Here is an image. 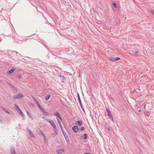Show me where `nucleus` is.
<instances>
[{"label": "nucleus", "instance_id": "f257e3e1", "mask_svg": "<svg viewBox=\"0 0 154 154\" xmlns=\"http://www.w3.org/2000/svg\"><path fill=\"white\" fill-rule=\"evenodd\" d=\"M23 97V95L22 93H20L18 95H15L12 96L13 98L14 99L22 98Z\"/></svg>", "mask_w": 154, "mask_h": 154}, {"label": "nucleus", "instance_id": "f03ea898", "mask_svg": "<svg viewBox=\"0 0 154 154\" xmlns=\"http://www.w3.org/2000/svg\"><path fill=\"white\" fill-rule=\"evenodd\" d=\"M47 122L49 123L52 126L53 128L56 127V126L52 120H47Z\"/></svg>", "mask_w": 154, "mask_h": 154}, {"label": "nucleus", "instance_id": "7ed1b4c3", "mask_svg": "<svg viewBox=\"0 0 154 154\" xmlns=\"http://www.w3.org/2000/svg\"><path fill=\"white\" fill-rule=\"evenodd\" d=\"M53 114L54 115L56 116L57 119V118H58L59 119L61 120H62L61 118L60 114L58 112L56 111Z\"/></svg>", "mask_w": 154, "mask_h": 154}, {"label": "nucleus", "instance_id": "20e7f679", "mask_svg": "<svg viewBox=\"0 0 154 154\" xmlns=\"http://www.w3.org/2000/svg\"><path fill=\"white\" fill-rule=\"evenodd\" d=\"M72 130L75 132L77 133L79 131V129L76 125L74 126L72 128Z\"/></svg>", "mask_w": 154, "mask_h": 154}, {"label": "nucleus", "instance_id": "39448f33", "mask_svg": "<svg viewBox=\"0 0 154 154\" xmlns=\"http://www.w3.org/2000/svg\"><path fill=\"white\" fill-rule=\"evenodd\" d=\"M26 130L28 132L30 137H34V135L32 133L31 131L29 128H27Z\"/></svg>", "mask_w": 154, "mask_h": 154}, {"label": "nucleus", "instance_id": "423d86ee", "mask_svg": "<svg viewBox=\"0 0 154 154\" xmlns=\"http://www.w3.org/2000/svg\"><path fill=\"white\" fill-rule=\"evenodd\" d=\"M15 68L14 67L12 68L11 69L9 70L8 72L7 73L8 75H9L11 74L15 70Z\"/></svg>", "mask_w": 154, "mask_h": 154}, {"label": "nucleus", "instance_id": "0eeeda50", "mask_svg": "<svg viewBox=\"0 0 154 154\" xmlns=\"http://www.w3.org/2000/svg\"><path fill=\"white\" fill-rule=\"evenodd\" d=\"M65 150L63 149H61L60 150H57L56 151V152L57 154H60V153H63V152L65 151Z\"/></svg>", "mask_w": 154, "mask_h": 154}, {"label": "nucleus", "instance_id": "6e6552de", "mask_svg": "<svg viewBox=\"0 0 154 154\" xmlns=\"http://www.w3.org/2000/svg\"><path fill=\"white\" fill-rule=\"evenodd\" d=\"M106 111L107 112V115L109 117L112 115L111 111L108 108L106 107Z\"/></svg>", "mask_w": 154, "mask_h": 154}, {"label": "nucleus", "instance_id": "1a4fd4ad", "mask_svg": "<svg viewBox=\"0 0 154 154\" xmlns=\"http://www.w3.org/2000/svg\"><path fill=\"white\" fill-rule=\"evenodd\" d=\"M58 76L60 77V79L61 80V82H64L65 81L66 79L62 75H58Z\"/></svg>", "mask_w": 154, "mask_h": 154}, {"label": "nucleus", "instance_id": "9d476101", "mask_svg": "<svg viewBox=\"0 0 154 154\" xmlns=\"http://www.w3.org/2000/svg\"><path fill=\"white\" fill-rule=\"evenodd\" d=\"M41 111L42 112V113L44 115L47 116H48L49 115L48 113L46 111L44 110L43 109H42Z\"/></svg>", "mask_w": 154, "mask_h": 154}, {"label": "nucleus", "instance_id": "9b49d317", "mask_svg": "<svg viewBox=\"0 0 154 154\" xmlns=\"http://www.w3.org/2000/svg\"><path fill=\"white\" fill-rule=\"evenodd\" d=\"M20 114L22 118H23V119H25V118L24 117V115L23 113L22 112V111L20 110L19 112H18Z\"/></svg>", "mask_w": 154, "mask_h": 154}, {"label": "nucleus", "instance_id": "f8f14e48", "mask_svg": "<svg viewBox=\"0 0 154 154\" xmlns=\"http://www.w3.org/2000/svg\"><path fill=\"white\" fill-rule=\"evenodd\" d=\"M11 154H16L15 151L13 147L11 148Z\"/></svg>", "mask_w": 154, "mask_h": 154}, {"label": "nucleus", "instance_id": "ddd939ff", "mask_svg": "<svg viewBox=\"0 0 154 154\" xmlns=\"http://www.w3.org/2000/svg\"><path fill=\"white\" fill-rule=\"evenodd\" d=\"M76 123L79 126H80L82 124L83 122L81 121H77Z\"/></svg>", "mask_w": 154, "mask_h": 154}, {"label": "nucleus", "instance_id": "4468645a", "mask_svg": "<svg viewBox=\"0 0 154 154\" xmlns=\"http://www.w3.org/2000/svg\"><path fill=\"white\" fill-rule=\"evenodd\" d=\"M16 108V109L17 110V111L18 112H19L21 110V109H20L19 107H18V106L16 104H14Z\"/></svg>", "mask_w": 154, "mask_h": 154}, {"label": "nucleus", "instance_id": "2eb2a0df", "mask_svg": "<svg viewBox=\"0 0 154 154\" xmlns=\"http://www.w3.org/2000/svg\"><path fill=\"white\" fill-rule=\"evenodd\" d=\"M0 107L1 108H2L4 110L5 112L7 113L8 114H10V112L8 110H7L3 106H1Z\"/></svg>", "mask_w": 154, "mask_h": 154}, {"label": "nucleus", "instance_id": "dca6fc26", "mask_svg": "<svg viewBox=\"0 0 154 154\" xmlns=\"http://www.w3.org/2000/svg\"><path fill=\"white\" fill-rule=\"evenodd\" d=\"M108 59L111 60L112 61L115 62V58H114L112 56L109 57H108Z\"/></svg>", "mask_w": 154, "mask_h": 154}, {"label": "nucleus", "instance_id": "f3484780", "mask_svg": "<svg viewBox=\"0 0 154 154\" xmlns=\"http://www.w3.org/2000/svg\"><path fill=\"white\" fill-rule=\"evenodd\" d=\"M26 113H27V114L28 115V116H29V118H30L32 120H33V118H32V116H31V114L28 111H27L26 112Z\"/></svg>", "mask_w": 154, "mask_h": 154}, {"label": "nucleus", "instance_id": "a211bd4d", "mask_svg": "<svg viewBox=\"0 0 154 154\" xmlns=\"http://www.w3.org/2000/svg\"><path fill=\"white\" fill-rule=\"evenodd\" d=\"M77 97L78 98V100L79 102V103L81 104L82 103L80 97L79 95V93H77Z\"/></svg>", "mask_w": 154, "mask_h": 154}, {"label": "nucleus", "instance_id": "6ab92c4d", "mask_svg": "<svg viewBox=\"0 0 154 154\" xmlns=\"http://www.w3.org/2000/svg\"><path fill=\"white\" fill-rule=\"evenodd\" d=\"M62 133L63 134L64 136V137H66L68 136V135L64 131H63Z\"/></svg>", "mask_w": 154, "mask_h": 154}, {"label": "nucleus", "instance_id": "aec40b11", "mask_svg": "<svg viewBox=\"0 0 154 154\" xmlns=\"http://www.w3.org/2000/svg\"><path fill=\"white\" fill-rule=\"evenodd\" d=\"M40 133L42 136L44 137H45V135L44 132L40 130Z\"/></svg>", "mask_w": 154, "mask_h": 154}, {"label": "nucleus", "instance_id": "412c9836", "mask_svg": "<svg viewBox=\"0 0 154 154\" xmlns=\"http://www.w3.org/2000/svg\"><path fill=\"white\" fill-rule=\"evenodd\" d=\"M64 138H65L66 141V142L67 143H69V138L68 137V136L66 137H65Z\"/></svg>", "mask_w": 154, "mask_h": 154}, {"label": "nucleus", "instance_id": "4be33fe9", "mask_svg": "<svg viewBox=\"0 0 154 154\" xmlns=\"http://www.w3.org/2000/svg\"><path fill=\"white\" fill-rule=\"evenodd\" d=\"M80 104V106H81V109H82V110L84 112H85L84 108V107L82 105V103H81V104Z\"/></svg>", "mask_w": 154, "mask_h": 154}, {"label": "nucleus", "instance_id": "5701e85b", "mask_svg": "<svg viewBox=\"0 0 154 154\" xmlns=\"http://www.w3.org/2000/svg\"><path fill=\"white\" fill-rule=\"evenodd\" d=\"M50 97V95H48L46 96L45 98V99L46 100H48L49 99V98Z\"/></svg>", "mask_w": 154, "mask_h": 154}, {"label": "nucleus", "instance_id": "b1692460", "mask_svg": "<svg viewBox=\"0 0 154 154\" xmlns=\"http://www.w3.org/2000/svg\"><path fill=\"white\" fill-rule=\"evenodd\" d=\"M84 139L85 140L87 138V134L86 133H84Z\"/></svg>", "mask_w": 154, "mask_h": 154}, {"label": "nucleus", "instance_id": "393cba45", "mask_svg": "<svg viewBox=\"0 0 154 154\" xmlns=\"http://www.w3.org/2000/svg\"><path fill=\"white\" fill-rule=\"evenodd\" d=\"M53 129H54L56 134H57V128L56 127L55 128H53Z\"/></svg>", "mask_w": 154, "mask_h": 154}, {"label": "nucleus", "instance_id": "a878e982", "mask_svg": "<svg viewBox=\"0 0 154 154\" xmlns=\"http://www.w3.org/2000/svg\"><path fill=\"white\" fill-rule=\"evenodd\" d=\"M37 106H38L39 109L40 110L43 109L42 107L41 106L40 104L37 105Z\"/></svg>", "mask_w": 154, "mask_h": 154}, {"label": "nucleus", "instance_id": "bb28decb", "mask_svg": "<svg viewBox=\"0 0 154 154\" xmlns=\"http://www.w3.org/2000/svg\"><path fill=\"white\" fill-rule=\"evenodd\" d=\"M109 117V118L110 119H111L112 121V122H114V120H113V117L112 116V115L111 116H109V117Z\"/></svg>", "mask_w": 154, "mask_h": 154}, {"label": "nucleus", "instance_id": "cd10ccee", "mask_svg": "<svg viewBox=\"0 0 154 154\" xmlns=\"http://www.w3.org/2000/svg\"><path fill=\"white\" fill-rule=\"evenodd\" d=\"M8 84L12 88H14V86L12 85L11 84H10V83H8Z\"/></svg>", "mask_w": 154, "mask_h": 154}, {"label": "nucleus", "instance_id": "c85d7f7f", "mask_svg": "<svg viewBox=\"0 0 154 154\" xmlns=\"http://www.w3.org/2000/svg\"><path fill=\"white\" fill-rule=\"evenodd\" d=\"M112 5H113V7L115 8H116L117 7V5H116V3H113Z\"/></svg>", "mask_w": 154, "mask_h": 154}, {"label": "nucleus", "instance_id": "c756f323", "mask_svg": "<svg viewBox=\"0 0 154 154\" xmlns=\"http://www.w3.org/2000/svg\"><path fill=\"white\" fill-rule=\"evenodd\" d=\"M85 128L84 127H81L80 128V130L82 131H84L85 130Z\"/></svg>", "mask_w": 154, "mask_h": 154}, {"label": "nucleus", "instance_id": "7c9ffc66", "mask_svg": "<svg viewBox=\"0 0 154 154\" xmlns=\"http://www.w3.org/2000/svg\"><path fill=\"white\" fill-rule=\"evenodd\" d=\"M15 54L17 55V56L18 57H19V56H20V54L19 53H17L16 52H15Z\"/></svg>", "mask_w": 154, "mask_h": 154}, {"label": "nucleus", "instance_id": "2f4dec72", "mask_svg": "<svg viewBox=\"0 0 154 154\" xmlns=\"http://www.w3.org/2000/svg\"><path fill=\"white\" fill-rule=\"evenodd\" d=\"M120 59V58L119 57H116L115 58V61H117Z\"/></svg>", "mask_w": 154, "mask_h": 154}, {"label": "nucleus", "instance_id": "473e14b6", "mask_svg": "<svg viewBox=\"0 0 154 154\" xmlns=\"http://www.w3.org/2000/svg\"><path fill=\"white\" fill-rule=\"evenodd\" d=\"M18 79H21L22 77V76H21V75H18Z\"/></svg>", "mask_w": 154, "mask_h": 154}, {"label": "nucleus", "instance_id": "72a5a7b5", "mask_svg": "<svg viewBox=\"0 0 154 154\" xmlns=\"http://www.w3.org/2000/svg\"><path fill=\"white\" fill-rule=\"evenodd\" d=\"M42 118L43 119H44V120H45L47 122V120H49L48 119H47L45 117H42Z\"/></svg>", "mask_w": 154, "mask_h": 154}, {"label": "nucleus", "instance_id": "f704fd0d", "mask_svg": "<svg viewBox=\"0 0 154 154\" xmlns=\"http://www.w3.org/2000/svg\"><path fill=\"white\" fill-rule=\"evenodd\" d=\"M35 102H36V104L37 105V106L39 104V103L38 102L37 100H36V99H35Z\"/></svg>", "mask_w": 154, "mask_h": 154}, {"label": "nucleus", "instance_id": "c9c22d12", "mask_svg": "<svg viewBox=\"0 0 154 154\" xmlns=\"http://www.w3.org/2000/svg\"><path fill=\"white\" fill-rule=\"evenodd\" d=\"M57 120L58 121L59 125L60 124H61L60 122V121L59 120V119L58 118H57Z\"/></svg>", "mask_w": 154, "mask_h": 154}, {"label": "nucleus", "instance_id": "e433bc0d", "mask_svg": "<svg viewBox=\"0 0 154 154\" xmlns=\"http://www.w3.org/2000/svg\"><path fill=\"white\" fill-rule=\"evenodd\" d=\"M150 13L152 14H153V15H154V11H153V10H152L150 11Z\"/></svg>", "mask_w": 154, "mask_h": 154}, {"label": "nucleus", "instance_id": "4c0bfd02", "mask_svg": "<svg viewBox=\"0 0 154 154\" xmlns=\"http://www.w3.org/2000/svg\"><path fill=\"white\" fill-rule=\"evenodd\" d=\"M146 116H149L150 115L149 113V112H147L146 113Z\"/></svg>", "mask_w": 154, "mask_h": 154}, {"label": "nucleus", "instance_id": "58836bf2", "mask_svg": "<svg viewBox=\"0 0 154 154\" xmlns=\"http://www.w3.org/2000/svg\"><path fill=\"white\" fill-rule=\"evenodd\" d=\"M44 140L45 141V143H46V142H47V141L46 140V136H45V137H44Z\"/></svg>", "mask_w": 154, "mask_h": 154}, {"label": "nucleus", "instance_id": "ea45409f", "mask_svg": "<svg viewBox=\"0 0 154 154\" xmlns=\"http://www.w3.org/2000/svg\"><path fill=\"white\" fill-rule=\"evenodd\" d=\"M60 128L61 129V130H62V132H63V131H64V130L63 129V128H62V125L61 126H60Z\"/></svg>", "mask_w": 154, "mask_h": 154}, {"label": "nucleus", "instance_id": "a19ab883", "mask_svg": "<svg viewBox=\"0 0 154 154\" xmlns=\"http://www.w3.org/2000/svg\"><path fill=\"white\" fill-rule=\"evenodd\" d=\"M53 56H54V57H55V59H56L57 58V57H58V56H55L54 55H53Z\"/></svg>", "mask_w": 154, "mask_h": 154}, {"label": "nucleus", "instance_id": "79ce46f5", "mask_svg": "<svg viewBox=\"0 0 154 154\" xmlns=\"http://www.w3.org/2000/svg\"><path fill=\"white\" fill-rule=\"evenodd\" d=\"M83 154H89V152H85Z\"/></svg>", "mask_w": 154, "mask_h": 154}, {"label": "nucleus", "instance_id": "37998d69", "mask_svg": "<svg viewBox=\"0 0 154 154\" xmlns=\"http://www.w3.org/2000/svg\"><path fill=\"white\" fill-rule=\"evenodd\" d=\"M138 53V51H136V52L134 53H135V54H136V53Z\"/></svg>", "mask_w": 154, "mask_h": 154}, {"label": "nucleus", "instance_id": "c03bdc74", "mask_svg": "<svg viewBox=\"0 0 154 154\" xmlns=\"http://www.w3.org/2000/svg\"><path fill=\"white\" fill-rule=\"evenodd\" d=\"M108 129L109 130H110V128H109L108 127Z\"/></svg>", "mask_w": 154, "mask_h": 154}, {"label": "nucleus", "instance_id": "a18cd8bd", "mask_svg": "<svg viewBox=\"0 0 154 154\" xmlns=\"http://www.w3.org/2000/svg\"><path fill=\"white\" fill-rule=\"evenodd\" d=\"M139 112H141V110H139L138 111Z\"/></svg>", "mask_w": 154, "mask_h": 154}, {"label": "nucleus", "instance_id": "49530a36", "mask_svg": "<svg viewBox=\"0 0 154 154\" xmlns=\"http://www.w3.org/2000/svg\"><path fill=\"white\" fill-rule=\"evenodd\" d=\"M60 126H61V124H60V125H59Z\"/></svg>", "mask_w": 154, "mask_h": 154}, {"label": "nucleus", "instance_id": "de8ad7c7", "mask_svg": "<svg viewBox=\"0 0 154 154\" xmlns=\"http://www.w3.org/2000/svg\"><path fill=\"white\" fill-rule=\"evenodd\" d=\"M35 99H36L35 98H34V100H35Z\"/></svg>", "mask_w": 154, "mask_h": 154}]
</instances>
